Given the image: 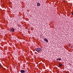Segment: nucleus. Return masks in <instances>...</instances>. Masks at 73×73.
<instances>
[{"label": "nucleus", "instance_id": "1", "mask_svg": "<svg viewBox=\"0 0 73 73\" xmlns=\"http://www.w3.org/2000/svg\"><path fill=\"white\" fill-rule=\"evenodd\" d=\"M42 49L40 48H35V50L37 52H40L41 51Z\"/></svg>", "mask_w": 73, "mask_h": 73}, {"label": "nucleus", "instance_id": "2", "mask_svg": "<svg viewBox=\"0 0 73 73\" xmlns=\"http://www.w3.org/2000/svg\"><path fill=\"white\" fill-rule=\"evenodd\" d=\"M44 41H45V42H48V40L46 38H45L44 39Z\"/></svg>", "mask_w": 73, "mask_h": 73}, {"label": "nucleus", "instance_id": "3", "mask_svg": "<svg viewBox=\"0 0 73 73\" xmlns=\"http://www.w3.org/2000/svg\"><path fill=\"white\" fill-rule=\"evenodd\" d=\"M20 72H21V73H25V71L24 70H21L20 71Z\"/></svg>", "mask_w": 73, "mask_h": 73}, {"label": "nucleus", "instance_id": "4", "mask_svg": "<svg viewBox=\"0 0 73 73\" xmlns=\"http://www.w3.org/2000/svg\"><path fill=\"white\" fill-rule=\"evenodd\" d=\"M10 31H13V32L14 31V29L12 28L11 29Z\"/></svg>", "mask_w": 73, "mask_h": 73}, {"label": "nucleus", "instance_id": "5", "mask_svg": "<svg viewBox=\"0 0 73 73\" xmlns=\"http://www.w3.org/2000/svg\"><path fill=\"white\" fill-rule=\"evenodd\" d=\"M56 60H58V61H60V60H61V59L60 58H58L56 59Z\"/></svg>", "mask_w": 73, "mask_h": 73}, {"label": "nucleus", "instance_id": "6", "mask_svg": "<svg viewBox=\"0 0 73 73\" xmlns=\"http://www.w3.org/2000/svg\"><path fill=\"white\" fill-rule=\"evenodd\" d=\"M59 66H62V64H61L59 63Z\"/></svg>", "mask_w": 73, "mask_h": 73}, {"label": "nucleus", "instance_id": "7", "mask_svg": "<svg viewBox=\"0 0 73 73\" xmlns=\"http://www.w3.org/2000/svg\"><path fill=\"white\" fill-rule=\"evenodd\" d=\"M37 5L38 6H40V4L39 3H38L37 4Z\"/></svg>", "mask_w": 73, "mask_h": 73}, {"label": "nucleus", "instance_id": "8", "mask_svg": "<svg viewBox=\"0 0 73 73\" xmlns=\"http://www.w3.org/2000/svg\"><path fill=\"white\" fill-rule=\"evenodd\" d=\"M1 65H0V68H1Z\"/></svg>", "mask_w": 73, "mask_h": 73}, {"label": "nucleus", "instance_id": "9", "mask_svg": "<svg viewBox=\"0 0 73 73\" xmlns=\"http://www.w3.org/2000/svg\"><path fill=\"white\" fill-rule=\"evenodd\" d=\"M72 15H73V13H72Z\"/></svg>", "mask_w": 73, "mask_h": 73}, {"label": "nucleus", "instance_id": "10", "mask_svg": "<svg viewBox=\"0 0 73 73\" xmlns=\"http://www.w3.org/2000/svg\"><path fill=\"white\" fill-rule=\"evenodd\" d=\"M65 73H68V72H65Z\"/></svg>", "mask_w": 73, "mask_h": 73}]
</instances>
